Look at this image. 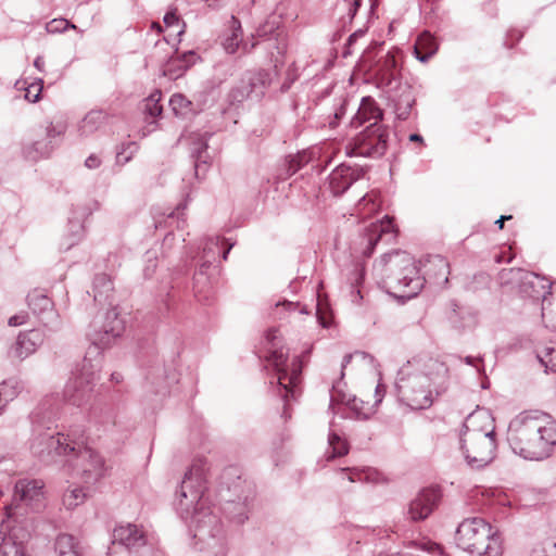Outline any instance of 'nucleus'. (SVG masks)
I'll return each mask as SVG.
<instances>
[{"instance_id":"nucleus-27","label":"nucleus","mask_w":556,"mask_h":556,"mask_svg":"<svg viewBox=\"0 0 556 556\" xmlns=\"http://www.w3.org/2000/svg\"><path fill=\"white\" fill-rule=\"evenodd\" d=\"M67 129V123L63 119L45 121L36 129L37 137H43L55 148L60 144Z\"/></svg>"},{"instance_id":"nucleus-7","label":"nucleus","mask_w":556,"mask_h":556,"mask_svg":"<svg viewBox=\"0 0 556 556\" xmlns=\"http://www.w3.org/2000/svg\"><path fill=\"white\" fill-rule=\"evenodd\" d=\"M45 484L41 480L20 479L14 485L12 501L4 507V516L15 519L17 523L26 526L29 534L34 523L26 515L37 513L45 507Z\"/></svg>"},{"instance_id":"nucleus-56","label":"nucleus","mask_w":556,"mask_h":556,"mask_svg":"<svg viewBox=\"0 0 556 556\" xmlns=\"http://www.w3.org/2000/svg\"><path fill=\"white\" fill-rule=\"evenodd\" d=\"M220 241L218 238L216 239H210L204 248H203V254L206 258V262H211V260L215 258L216 251L219 249Z\"/></svg>"},{"instance_id":"nucleus-32","label":"nucleus","mask_w":556,"mask_h":556,"mask_svg":"<svg viewBox=\"0 0 556 556\" xmlns=\"http://www.w3.org/2000/svg\"><path fill=\"white\" fill-rule=\"evenodd\" d=\"M255 37H224L222 47L228 54L242 55L250 52L256 45Z\"/></svg>"},{"instance_id":"nucleus-12","label":"nucleus","mask_w":556,"mask_h":556,"mask_svg":"<svg viewBox=\"0 0 556 556\" xmlns=\"http://www.w3.org/2000/svg\"><path fill=\"white\" fill-rule=\"evenodd\" d=\"M30 538L26 526L4 516L0 523V556H30L27 548Z\"/></svg>"},{"instance_id":"nucleus-37","label":"nucleus","mask_w":556,"mask_h":556,"mask_svg":"<svg viewBox=\"0 0 556 556\" xmlns=\"http://www.w3.org/2000/svg\"><path fill=\"white\" fill-rule=\"evenodd\" d=\"M27 302L33 313L39 317L52 311L51 300L40 291L35 290L30 292L27 296Z\"/></svg>"},{"instance_id":"nucleus-33","label":"nucleus","mask_w":556,"mask_h":556,"mask_svg":"<svg viewBox=\"0 0 556 556\" xmlns=\"http://www.w3.org/2000/svg\"><path fill=\"white\" fill-rule=\"evenodd\" d=\"M113 283L106 274L96 275L92 283L93 300L100 304L109 301Z\"/></svg>"},{"instance_id":"nucleus-59","label":"nucleus","mask_w":556,"mask_h":556,"mask_svg":"<svg viewBox=\"0 0 556 556\" xmlns=\"http://www.w3.org/2000/svg\"><path fill=\"white\" fill-rule=\"evenodd\" d=\"M28 318L27 313L21 312L9 319V325L12 327L22 326L26 323Z\"/></svg>"},{"instance_id":"nucleus-31","label":"nucleus","mask_w":556,"mask_h":556,"mask_svg":"<svg viewBox=\"0 0 556 556\" xmlns=\"http://www.w3.org/2000/svg\"><path fill=\"white\" fill-rule=\"evenodd\" d=\"M163 23L164 27L157 22L152 23V29L157 33L168 31L169 35L177 36L186 33V23L180 18L176 10L167 12L163 18Z\"/></svg>"},{"instance_id":"nucleus-13","label":"nucleus","mask_w":556,"mask_h":556,"mask_svg":"<svg viewBox=\"0 0 556 556\" xmlns=\"http://www.w3.org/2000/svg\"><path fill=\"white\" fill-rule=\"evenodd\" d=\"M501 279L504 282H516L522 294L535 300L542 299V303H546L547 294H552L547 279L520 268L504 269L501 273Z\"/></svg>"},{"instance_id":"nucleus-39","label":"nucleus","mask_w":556,"mask_h":556,"mask_svg":"<svg viewBox=\"0 0 556 556\" xmlns=\"http://www.w3.org/2000/svg\"><path fill=\"white\" fill-rule=\"evenodd\" d=\"M328 444L329 448L326 453L327 460L344 456L349 453V444L336 432L329 433Z\"/></svg>"},{"instance_id":"nucleus-40","label":"nucleus","mask_w":556,"mask_h":556,"mask_svg":"<svg viewBox=\"0 0 556 556\" xmlns=\"http://www.w3.org/2000/svg\"><path fill=\"white\" fill-rule=\"evenodd\" d=\"M22 389L23 386L21 381L15 378H10L0 383V396L2 397L3 404L13 401Z\"/></svg>"},{"instance_id":"nucleus-1","label":"nucleus","mask_w":556,"mask_h":556,"mask_svg":"<svg viewBox=\"0 0 556 556\" xmlns=\"http://www.w3.org/2000/svg\"><path fill=\"white\" fill-rule=\"evenodd\" d=\"M208 469L205 459L192 462L176 491L174 506L180 518L190 522L193 538L204 545L203 556H226L220 520L205 496Z\"/></svg>"},{"instance_id":"nucleus-30","label":"nucleus","mask_w":556,"mask_h":556,"mask_svg":"<svg viewBox=\"0 0 556 556\" xmlns=\"http://www.w3.org/2000/svg\"><path fill=\"white\" fill-rule=\"evenodd\" d=\"M108 114L102 110H92L88 112L77 125V131L80 137H89L97 132L106 122Z\"/></svg>"},{"instance_id":"nucleus-16","label":"nucleus","mask_w":556,"mask_h":556,"mask_svg":"<svg viewBox=\"0 0 556 556\" xmlns=\"http://www.w3.org/2000/svg\"><path fill=\"white\" fill-rule=\"evenodd\" d=\"M496 435L495 420L490 410L477 408L464 420L459 437Z\"/></svg>"},{"instance_id":"nucleus-35","label":"nucleus","mask_w":556,"mask_h":556,"mask_svg":"<svg viewBox=\"0 0 556 556\" xmlns=\"http://www.w3.org/2000/svg\"><path fill=\"white\" fill-rule=\"evenodd\" d=\"M437 37H417L414 54L420 62H427L438 50Z\"/></svg>"},{"instance_id":"nucleus-15","label":"nucleus","mask_w":556,"mask_h":556,"mask_svg":"<svg viewBox=\"0 0 556 556\" xmlns=\"http://www.w3.org/2000/svg\"><path fill=\"white\" fill-rule=\"evenodd\" d=\"M341 383L337 382L332 386L330 393V404L343 403L346 404L354 413L357 419H368L375 414L376 406L382 401V386L378 384L375 391V403L370 404L356 396L351 397L341 390Z\"/></svg>"},{"instance_id":"nucleus-47","label":"nucleus","mask_w":556,"mask_h":556,"mask_svg":"<svg viewBox=\"0 0 556 556\" xmlns=\"http://www.w3.org/2000/svg\"><path fill=\"white\" fill-rule=\"evenodd\" d=\"M138 151V144L134 141L122 143L117 148L116 162L119 165L128 163Z\"/></svg>"},{"instance_id":"nucleus-41","label":"nucleus","mask_w":556,"mask_h":556,"mask_svg":"<svg viewBox=\"0 0 556 556\" xmlns=\"http://www.w3.org/2000/svg\"><path fill=\"white\" fill-rule=\"evenodd\" d=\"M379 208V204L377 203V197L374 193H366L362 197L356 205V212L363 218L371 215Z\"/></svg>"},{"instance_id":"nucleus-18","label":"nucleus","mask_w":556,"mask_h":556,"mask_svg":"<svg viewBox=\"0 0 556 556\" xmlns=\"http://www.w3.org/2000/svg\"><path fill=\"white\" fill-rule=\"evenodd\" d=\"M43 341V332L39 329L21 332L16 342L9 350V357L23 361L34 354Z\"/></svg>"},{"instance_id":"nucleus-6","label":"nucleus","mask_w":556,"mask_h":556,"mask_svg":"<svg viewBox=\"0 0 556 556\" xmlns=\"http://www.w3.org/2000/svg\"><path fill=\"white\" fill-rule=\"evenodd\" d=\"M457 545L472 556H501L502 545L497 531L483 518L464 519L455 533Z\"/></svg>"},{"instance_id":"nucleus-36","label":"nucleus","mask_w":556,"mask_h":556,"mask_svg":"<svg viewBox=\"0 0 556 556\" xmlns=\"http://www.w3.org/2000/svg\"><path fill=\"white\" fill-rule=\"evenodd\" d=\"M55 552L58 556H80L78 541L71 534H59L55 540Z\"/></svg>"},{"instance_id":"nucleus-63","label":"nucleus","mask_w":556,"mask_h":556,"mask_svg":"<svg viewBox=\"0 0 556 556\" xmlns=\"http://www.w3.org/2000/svg\"><path fill=\"white\" fill-rule=\"evenodd\" d=\"M478 362H481V359L480 358H475L472 356L465 357V363L468 364V365L478 367V365H477Z\"/></svg>"},{"instance_id":"nucleus-20","label":"nucleus","mask_w":556,"mask_h":556,"mask_svg":"<svg viewBox=\"0 0 556 556\" xmlns=\"http://www.w3.org/2000/svg\"><path fill=\"white\" fill-rule=\"evenodd\" d=\"M124 331V321L118 317L115 308L109 309L102 325L101 332L98 337L92 338L94 345L104 349L110 345L111 341L119 337Z\"/></svg>"},{"instance_id":"nucleus-61","label":"nucleus","mask_w":556,"mask_h":556,"mask_svg":"<svg viewBox=\"0 0 556 556\" xmlns=\"http://www.w3.org/2000/svg\"><path fill=\"white\" fill-rule=\"evenodd\" d=\"M34 66L39 71L42 72L45 67V61L42 56H37L34 61Z\"/></svg>"},{"instance_id":"nucleus-10","label":"nucleus","mask_w":556,"mask_h":556,"mask_svg":"<svg viewBox=\"0 0 556 556\" xmlns=\"http://www.w3.org/2000/svg\"><path fill=\"white\" fill-rule=\"evenodd\" d=\"M389 129L379 123H371L345 146L349 156L380 157L388 149Z\"/></svg>"},{"instance_id":"nucleus-44","label":"nucleus","mask_w":556,"mask_h":556,"mask_svg":"<svg viewBox=\"0 0 556 556\" xmlns=\"http://www.w3.org/2000/svg\"><path fill=\"white\" fill-rule=\"evenodd\" d=\"M540 363L548 370L556 372V346L546 345L536 352Z\"/></svg>"},{"instance_id":"nucleus-64","label":"nucleus","mask_w":556,"mask_h":556,"mask_svg":"<svg viewBox=\"0 0 556 556\" xmlns=\"http://www.w3.org/2000/svg\"><path fill=\"white\" fill-rule=\"evenodd\" d=\"M510 218H511V216H510V215H508V216L503 215V216H501V217L495 222V224L498 226V228H500V229H502V228L504 227V223H505V220H508V219H510Z\"/></svg>"},{"instance_id":"nucleus-11","label":"nucleus","mask_w":556,"mask_h":556,"mask_svg":"<svg viewBox=\"0 0 556 556\" xmlns=\"http://www.w3.org/2000/svg\"><path fill=\"white\" fill-rule=\"evenodd\" d=\"M98 379V369L90 361L85 358L81 368L73 372L66 381L63 400L77 407L86 404Z\"/></svg>"},{"instance_id":"nucleus-50","label":"nucleus","mask_w":556,"mask_h":556,"mask_svg":"<svg viewBox=\"0 0 556 556\" xmlns=\"http://www.w3.org/2000/svg\"><path fill=\"white\" fill-rule=\"evenodd\" d=\"M75 29H76V27L74 25L70 24V22L64 18H54L47 24V33L49 35L63 34L68 30H75Z\"/></svg>"},{"instance_id":"nucleus-9","label":"nucleus","mask_w":556,"mask_h":556,"mask_svg":"<svg viewBox=\"0 0 556 556\" xmlns=\"http://www.w3.org/2000/svg\"><path fill=\"white\" fill-rule=\"evenodd\" d=\"M276 338L277 330H269L266 334V339L270 343L267 361L276 370L279 393L281 397L287 401L289 396H296V388L300 383L302 371V362L299 357H294L291 364H288V354L283 351V349L276 348L274 342Z\"/></svg>"},{"instance_id":"nucleus-26","label":"nucleus","mask_w":556,"mask_h":556,"mask_svg":"<svg viewBox=\"0 0 556 556\" xmlns=\"http://www.w3.org/2000/svg\"><path fill=\"white\" fill-rule=\"evenodd\" d=\"M375 75L382 86L391 87L393 81L396 80L397 75V60L390 51L380 58L374 68Z\"/></svg>"},{"instance_id":"nucleus-60","label":"nucleus","mask_w":556,"mask_h":556,"mask_svg":"<svg viewBox=\"0 0 556 556\" xmlns=\"http://www.w3.org/2000/svg\"><path fill=\"white\" fill-rule=\"evenodd\" d=\"M85 165L89 169H96L101 165V159L97 154H91L86 159Z\"/></svg>"},{"instance_id":"nucleus-21","label":"nucleus","mask_w":556,"mask_h":556,"mask_svg":"<svg viewBox=\"0 0 556 556\" xmlns=\"http://www.w3.org/2000/svg\"><path fill=\"white\" fill-rule=\"evenodd\" d=\"M395 236V227L393 220L389 216H384L381 220L372 223L366 229L367 247L364 250L365 256H370L376 244L383 238L392 240Z\"/></svg>"},{"instance_id":"nucleus-25","label":"nucleus","mask_w":556,"mask_h":556,"mask_svg":"<svg viewBox=\"0 0 556 556\" xmlns=\"http://www.w3.org/2000/svg\"><path fill=\"white\" fill-rule=\"evenodd\" d=\"M383 117L382 110L378 106L376 101L370 97H365L358 106V110L351 121L353 127H359L364 123H378Z\"/></svg>"},{"instance_id":"nucleus-22","label":"nucleus","mask_w":556,"mask_h":556,"mask_svg":"<svg viewBox=\"0 0 556 556\" xmlns=\"http://www.w3.org/2000/svg\"><path fill=\"white\" fill-rule=\"evenodd\" d=\"M112 543H118L129 551H132L146 544V536L138 526L128 523L114 529Z\"/></svg>"},{"instance_id":"nucleus-19","label":"nucleus","mask_w":556,"mask_h":556,"mask_svg":"<svg viewBox=\"0 0 556 556\" xmlns=\"http://www.w3.org/2000/svg\"><path fill=\"white\" fill-rule=\"evenodd\" d=\"M440 494L434 489L422 490L408 506L407 515L413 521L426 519L435 508Z\"/></svg>"},{"instance_id":"nucleus-51","label":"nucleus","mask_w":556,"mask_h":556,"mask_svg":"<svg viewBox=\"0 0 556 556\" xmlns=\"http://www.w3.org/2000/svg\"><path fill=\"white\" fill-rule=\"evenodd\" d=\"M364 279V268L362 266H356L353 276L351 278V288H352V301L357 303L361 299V290L358 289L361 282Z\"/></svg>"},{"instance_id":"nucleus-52","label":"nucleus","mask_w":556,"mask_h":556,"mask_svg":"<svg viewBox=\"0 0 556 556\" xmlns=\"http://www.w3.org/2000/svg\"><path fill=\"white\" fill-rule=\"evenodd\" d=\"M309 161L307 152L303 151L295 155H290L288 159V174H295L304 164Z\"/></svg>"},{"instance_id":"nucleus-53","label":"nucleus","mask_w":556,"mask_h":556,"mask_svg":"<svg viewBox=\"0 0 556 556\" xmlns=\"http://www.w3.org/2000/svg\"><path fill=\"white\" fill-rule=\"evenodd\" d=\"M42 79H38L37 81L30 84L25 89V99H27L29 102H37L42 91Z\"/></svg>"},{"instance_id":"nucleus-42","label":"nucleus","mask_w":556,"mask_h":556,"mask_svg":"<svg viewBox=\"0 0 556 556\" xmlns=\"http://www.w3.org/2000/svg\"><path fill=\"white\" fill-rule=\"evenodd\" d=\"M182 56L184 60L180 62L177 71H174L173 67L175 66L178 56L172 58L164 70V75H168L173 79L179 77L191 64V61L188 58H192L193 52L189 51L184 53Z\"/></svg>"},{"instance_id":"nucleus-62","label":"nucleus","mask_w":556,"mask_h":556,"mask_svg":"<svg viewBox=\"0 0 556 556\" xmlns=\"http://www.w3.org/2000/svg\"><path fill=\"white\" fill-rule=\"evenodd\" d=\"M230 23H231V29L233 33L241 28V24H240L239 20H237L235 16H231Z\"/></svg>"},{"instance_id":"nucleus-46","label":"nucleus","mask_w":556,"mask_h":556,"mask_svg":"<svg viewBox=\"0 0 556 556\" xmlns=\"http://www.w3.org/2000/svg\"><path fill=\"white\" fill-rule=\"evenodd\" d=\"M169 105L177 116H185L191 110V101L180 93L173 94Z\"/></svg>"},{"instance_id":"nucleus-29","label":"nucleus","mask_w":556,"mask_h":556,"mask_svg":"<svg viewBox=\"0 0 556 556\" xmlns=\"http://www.w3.org/2000/svg\"><path fill=\"white\" fill-rule=\"evenodd\" d=\"M55 150V144H51L43 137H38L36 140L25 143L22 148L23 156L30 161H38L40 159L49 157Z\"/></svg>"},{"instance_id":"nucleus-8","label":"nucleus","mask_w":556,"mask_h":556,"mask_svg":"<svg viewBox=\"0 0 556 556\" xmlns=\"http://www.w3.org/2000/svg\"><path fill=\"white\" fill-rule=\"evenodd\" d=\"M73 444L75 448L68 452L65 459L71 476L85 485H94L108 472L104 458L92 447L84 445L79 438H75Z\"/></svg>"},{"instance_id":"nucleus-48","label":"nucleus","mask_w":556,"mask_h":556,"mask_svg":"<svg viewBox=\"0 0 556 556\" xmlns=\"http://www.w3.org/2000/svg\"><path fill=\"white\" fill-rule=\"evenodd\" d=\"M341 475H346V479L351 482L356 481H369L374 473L372 469H359V468H342Z\"/></svg>"},{"instance_id":"nucleus-54","label":"nucleus","mask_w":556,"mask_h":556,"mask_svg":"<svg viewBox=\"0 0 556 556\" xmlns=\"http://www.w3.org/2000/svg\"><path fill=\"white\" fill-rule=\"evenodd\" d=\"M146 266L143 268V274L146 277H151L156 268V252L155 251H147L144 255Z\"/></svg>"},{"instance_id":"nucleus-34","label":"nucleus","mask_w":556,"mask_h":556,"mask_svg":"<svg viewBox=\"0 0 556 556\" xmlns=\"http://www.w3.org/2000/svg\"><path fill=\"white\" fill-rule=\"evenodd\" d=\"M91 485H73L70 486L68 490H66L63 494V505L67 509H74L78 505L83 504L88 495H89V488Z\"/></svg>"},{"instance_id":"nucleus-5","label":"nucleus","mask_w":556,"mask_h":556,"mask_svg":"<svg viewBox=\"0 0 556 556\" xmlns=\"http://www.w3.org/2000/svg\"><path fill=\"white\" fill-rule=\"evenodd\" d=\"M374 270L389 289L399 292L401 296L412 298L422 288L414 257L405 251L384 254L375 263Z\"/></svg>"},{"instance_id":"nucleus-38","label":"nucleus","mask_w":556,"mask_h":556,"mask_svg":"<svg viewBox=\"0 0 556 556\" xmlns=\"http://www.w3.org/2000/svg\"><path fill=\"white\" fill-rule=\"evenodd\" d=\"M191 154L194 159L195 173L198 174L201 165H206L210 159L207 154V140L204 136L199 135L194 138L192 142Z\"/></svg>"},{"instance_id":"nucleus-4","label":"nucleus","mask_w":556,"mask_h":556,"mask_svg":"<svg viewBox=\"0 0 556 556\" xmlns=\"http://www.w3.org/2000/svg\"><path fill=\"white\" fill-rule=\"evenodd\" d=\"M46 415L48 419L56 416V410L51 409V399H46L33 416V437L30 452L34 456L49 464L58 460V457H67L70 451H74V438L71 434L61 433L50 426H45Z\"/></svg>"},{"instance_id":"nucleus-43","label":"nucleus","mask_w":556,"mask_h":556,"mask_svg":"<svg viewBox=\"0 0 556 556\" xmlns=\"http://www.w3.org/2000/svg\"><path fill=\"white\" fill-rule=\"evenodd\" d=\"M542 318L546 327L556 330V296L553 293L551 299L542 304Z\"/></svg>"},{"instance_id":"nucleus-17","label":"nucleus","mask_w":556,"mask_h":556,"mask_svg":"<svg viewBox=\"0 0 556 556\" xmlns=\"http://www.w3.org/2000/svg\"><path fill=\"white\" fill-rule=\"evenodd\" d=\"M364 174L363 168L340 164L330 173L328 177V188L333 195H341L354 182L359 180Z\"/></svg>"},{"instance_id":"nucleus-23","label":"nucleus","mask_w":556,"mask_h":556,"mask_svg":"<svg viewBox=\"0 0 556 556\" xmlns=\"http://www.w3.org/2000/svg\"><path fill=\"white\" fill-rule=\"evenodd\" d=\"M85 237V225L83 214L76 212L72 213L68 217L64 233L60 240V249L68 251L74 245L78 244Z\"/></svg>"},{"instance_id":"nucleus-3","label":"nucleus","mask_w":556,"mask_h":556,"mask_svg":"<svg viewBox=\"0 0 556 556\" xmlns=\"http://www.w3.org/2000/svg\"><path fill=\"white\" fill-rule=\"evenodd\" d=\"M420 370L409 362L400 368L395 380L399 400L412 409L429 408L434 396L446 388L447 367L437 361L429 359Z\"/></svg>"},{"instance_id":"nucleus-24","label":"nucleus","mask_w":556,"mask_h":556,"mask_svg":"<svg viewBox=\"0 0 556 556\" xmlns=\"http://www.w3.org/2000/svg\"><path fill=\"white\" fill-rule=\"evenodd\" d=\"M396 118L405 121L408 118L415 103V97L410 86L399 85L397 90L390 96Z\"/></svg>"},{"instance_id":"nucleus-58","label":"nucleus","mask_w":556,"mask_h":556,"mask_svg":"<svg viewBox=\"0 0 556 556\" xmlns=\"http://www.w3.org/2000/svg\"><path fill=\"white\" fill-rule=\"evenodd\" d=\"M367 357H369V356L365 352H359V351H356L352 354H346L342 361V370L351 363V361L353 358H358L361 361H365Z\"/></svg>"},{"instance_id":"nucleus-28","label":"nucleus","mask_w":556,"mask_h":556,"mask_svg":"<svg viewBox=\"0 0 556 556\" xmlns=\"http://www.w3.org/2000/svg\"><path fill=\"white\" fill-rule=\"evenodd\" d=\"M425 274L437 283H446L450 274V264L441 255L429 256L424 265Z\"/></svg>"},{"instance_id":"nucleus-45","label":"nucleus","mask_w":556,"mask_h":556,"mask_svg":"<svg viewBox=\"0 0 556 556\" xmlns=\"http://www.w3.org/2000/svg\"><path fill=\"white\" fill-rule=\"evenodd\" d=\"M162 98V92L160 90H155L144 100V113L151 117H157L162 113V105H160V101Z\"/></svg>"},{"instance_id":"nucleus-2","label":"nucleus","mask_w":556,"mask_h":556,"mask_svg":"<svg viewBox=\"0 0 556 556\" xmlns=\"http://www.w3.org/2000/svg\"><path fill=\"white\" fill-rule=\"evenodd\" d=\"M507 441L525 459H546L556 447V420L538 410L522 412L510 420Z\"/></svg>"},{"instance_id":"nucleus-55","label":"nucleus","mask_w":556,"mask_h":556,"mask_svg":"<svg viewBox=\"0 0 556 556\" xmlns=\"http://www.w3.org/2000/svg\"><path fill=\"white\" fill-rule=\"evenodd\" d=\"M556 555V543H546L534 547L531 552V556H555Z\"/></svg>"},{"instance_id":"nucleus-57","label":"nucleus","mask_w":556,"mask_h":556,"mask_svg":"<svg viewBox=\"0 0 556 556\" xmlns=\"http://www.w3.org/2000/svg\"><path fill=\"white\" fill-rule=\"evenodd\" d=\"M417 546L421 549V551H426L430 554H441L442 552V547L434 543V542H430V541H427V542H421V543H418Z\"/></svg>"},{"instance_id":"nucleus-14","label":"nucleus","mask_w":556,"mask_h":556,"mask_svg":"<svg viewBox=\"0 0 556 556\" xmlns=\"http://www.w3.org/2000/svg\"><path fill=\"white\" fill-rule=\"evenodd\" d=\"M460 448L470 467L483 468L495 457L496 435L460 437Z\"/></svg>"},{"instance_id":"nucleus-49","label":"nucleus","mask_w":556,"mask_h":556,"mask_svg":"<svg viewBox=\"0 0 556 556\" xmlns=\"http://www.w3.org/2000/svg\"><path fill=\"white\" fill-rule=\"evenodd\" d=\"M229 506L225 508V513L237 523H242L248 518L245 511V505L240 503H235V501L229 500Z\"/></svg>"}]
</instances>
